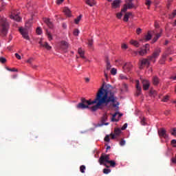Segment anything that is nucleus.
<instances>
[{
  "label": "nucleus",
  "mask_w": 176,
  "mask_h": 176,
  "mask_svg": "<svg viewBox=\"0 0 176 176\" xmlns=\"http://www.w3.org/2000/svg\"><path fill=\"white\" fill-rule=\"evenodd\" d=\"M155 94H156V91L155 90L150 91V96H155Z\"/></svg>",
  "instance_id": "obj_47"
},
{
  "label": "nucleus",
  "mask_w": 176,
  "mask_h": 176,
  "mask_svg": "<svg viewBox=\"0 0 176 176\" xmlns=\"http://www.w3.org/2000/svg\"><path fill=\"white\" fill-rule=\"evenodd\" d=\"M151 3H152V1H151V0H146V5L147 6H150Z\"/></svg>",
  "instance_id": "obj_50"
},
{
  "label": "nucleus",
  "mask_w": 176,
  "mask_h": 176,
  "mask_svg": "<svg viewBox=\"0 0 176 176\" xmlns=\"http://www.w3.org/2000/svg\"><path fill=\"white\" fill-rule=\"evenodd\" d=\"M142 83L143 85V90H148L151 86V82L148 80H142Z\"/></svg>",
  "instance_id": "obj_11"
},
{
  "label": "nucleus",
  "mask_w": 176,
  "mask_h": 176,
  "mask_svg": "<svg viewBox=\"0 0 176 176\" xmlns=\"http://www.w3.org/2000/svg\"><path fill=\"white\" fill-rule=\"evenodd\" d=\"M155 28H159V23H157V22L155 23Z\"/></svg>",
  "instance_id": "obj_60"
},
{
  "label": "nucleus",
  "mask_w": 176,
  "mask_h": 176,
  "mask_svg": "<svg viewBox=\"0 0 176 176\" xmlns=\"http://www.w3.org/2000/svg\"><path fill=\"white\" fill-rule=\"evenodd\" d=\"M162 32H163V30H160V32L159 33L155 34V36L153 39V43H155V42H156L157 41V39H159V38H160V36H162Z\"/></svg>",
  "instance_id": "obj_17"
},
{
  "label": "nucleus",
  "mask_w": 176,
  "mask_h": 176,
  "mask_svg": "<svg viewBox=\"0 0 176 176\" xmlns=\"http://www.w3.org/2000/svg\"><path fill=\"white\" fill-rule=\"evenodd\" d=\"M116 72H117L116 69H115V68L111 69V75H115L116 74Z\"/></svg>",
  "instance_id": "obj_44"
},
{
  "label": "nucleus",
  "mask_w": 176,
  "mask_h": 176,
  "mask_svg": "<svg viewBox=\"0 0 176 176\" xmlns=\"http://www.w3.org/2000/svg\"><path fill=\"white\" fill-rule=\"evenodd\" d=\"M104 76H105L106 79H108V74H107L106 72H104Z\"/></svg>",
  "instance_id": "obj_63"
},
{
  "label": "nucleus",
  "mask_w": 176,
  "mask_h": 176,
  "mask_svg": "<svg viewBox=\"0 0 176 176\" xmlns=\"http://www.w3.org/2000/svg\"><path fill=\"white\" fill-rule=\"evenodd\" d=\"M170 145L173 146V148H176V140L173 139L170 142Z\"/></svg>",
  "instance_id": "obj_34"
},
{
  "label": "nucleus",
  "mask_w": 176,
  "mask_h": 176,
  "mask_svg": "<svg viewBox=\"0 0 176 176\" xmlns=\"http://www.w3.org/2000/svg\"><path fill=\"white\" fill-rule=\"evenodd\" d=\"M34 61V58H30V59H28L27 60V63H28V64H32V62Z\"/></svg>",
  "instance_id": "obj_51"
},
{
  "label": "nucleus",
  "mask_w": 176,
  "mask_h": 176,
  "mask_svg": "<svg viewBox=\"0 0 176 176\" xmlns=\"http://www.w3.org/2000/svg\"><path fill=\"white\" fill-rule=\"evenodd\" d=\"M85 170H86V166L85 165H82L80 167V173H82V174H85Z\"/></svg>",
  "instance_id": "obj_31"
},
{
  "label": "nucleus",
  "mask_w": 176,
  "mask_h": 176,
  "mask_svg": "<svg viewBox=\"0 0 176 176\" xmlns=\"http://www.w3.org/2000/svg\"><path fill=\"white\" fill-rule=\"evenodd\" d=\"M38 43L43 47H45V49H47V50H50V49H52V47L49 45V43H47V42L43 43L42 41H40L38 42Z\"/></svg>",
  "instance_id": "obj_15"
},
{
  "label": "nucleus",
  "mask_w": 176,
  "mask_h": 176,
  "mask_svg": "<svg viewBox=\"0 0 176 176\" xmlns=\"http://www.w3.org/2000/svg\"><path fill=\"white\" fill-rule=\"evenodd\" d=\"M116 115H118V118H122V114H119V113H115L111 118V122H119V120L116 119Z\"/></svg>",
  "instance_id": "obj_21"
},
{
  "label": "nucleus",
  "mask_w": 176,
  "mask_h": 176,
  "mask_svg": "<svg viewBox=\"0 0 176 176\" xmlns=\"http://www.w3.org/2000/svg\"><path fill=\"white\" fill-rule=\"evenodd\" d=\"M140 123L142 124V126H145V124H146V122H145V118L140 117Z\"/></svg>",
  "instance_id": "obj_29"
},
{
  "label": "nucleus",
  "mask_w": 176,
  "mask_h": 176,
  "mask_svg": "<svg viewBox=\"0 0 176 176\" xmlns=\"http://www.w3.org/2000/svg\"><path fill=\"white\" fill-rule=\"evenodd\" d=\"M148 53L147 50L141 49L139 52H135V54H140V56H145Z\"/></svg>",
  "instance_id": "obj_18"
},
{
  "label": "nucleus",
  "mask_w": 176,
  "mask_h": 176,
  "mask_svg": "<svg viewBox=\"0 0 176 176\" xmlns=\"http://www.w3.org/2000/svg\"><path fill=\"white\" fill-rule=\"evenodd\" d=\"M104 85L102 84L100 89L96 94V96L94 100H87L85 98H81V102H80L76 108L78 109H86L90 108L92 112H96L98 109H102V106L108 107L109 104H112L113 108H116L119 105V102H116V97H115V93L112 92V86L111 85H107L104 88ZM96 105L89 107V105Z\"/></svg>",
  "instance_id": "obj_1"
},
{
  "label": "nucleus",
  "mask_w": 176,
  "mask_h": 176,
  "mask_svg": "<svg viewBox=\"0 0 176 176\" xmlns=\"http://www.w3.org/2000/svg\"><path fill=\"white\" fill-rule=\"evenodd\" d=\"M160 48L156 49L153 53L152 56H148V58H143L140 60V69H143L144 67H149L151 65V61L156 63V58L160 56Z\"/></svg>",
  "instance_id": "obj_2"
},
{
  "label": "nucleus",
  "mask_w": 176,
  "mask_h": 176,
  "mask_svg": "<svg viewBox=\"0 0 176 176\" xmlns=\"http://www.w3.org/2000/svg\"><path fill=\"white\" fill-rule=\"evenodd\" d=\"M109 173H111V169H108V168L103 169L104 174H109Z\"/></svg>",
  "instance_id": "obj_40"
},
{
  "label": "nucleus",
  "mask_w": 176,
  "mask_h": 176,
  "mask_svg": "<svg viewBox=\"0 0 176 176\" xmlns=\"http://www.w3.org/2000/svg\"><path fill=\"white\" fill-rule=\"evenodd\" d=\"M107 163L110 164L111 167H115V166H116V162H115L113 160H110Z\"/></svg>",
  "instance_id": "obj_30"
},
{
  "label": "nucleus",
  "mask_w": 176,
  "mask_h": 176,
  "mask_svg": "<svg viewBox=\"0 0 176 176\" xmlns=\"http://www.w3.org/2000/svg\"><path fill=\"white\" fill-rule=\"evenodd\" d=\"M85 3L88 5V6L93 7L96 5V1L94 0H85Z\"/></svg>",
  "instance_id": "obj_22"
},
{
  "label": "nucleus",
  "mask_w": 176,
  "mask_h": 176,
  "mask_svg": "<svg viewBox=\"0 0 176 176\" xmlns=\"http://www.w3.org/2000/svg\"><path fill=\"white\" fill-rule=\"evenodd\" d=\"M10 19L12 20H14L15 21H21V17L19 16V12H15L13 11L10 15Z\"/></svg>",
  "instance_id": "obj_10"
},
{
  "label": "nucleus",
  "mask_w": 176,
  "mask_h": 176,
  "mask_svg": "<svg viewBox=\"0 0 176 176\" xmlns=\"http://www.w3.org/2000/svg\"><path fill=\"white\" fill-rule=\"evenodd\" d=\"M127 88H128V86L126 84H124L123 85V89L125 91H127Z\"/></svg>",
  "instance_id": "obj_57"
},
{
  "label": "nucleus",
  "mask_w": 176,
  "mask_h": 176,
  "mask_svg": "<svg viewBox=\"0 0 176 176\" xmlns=\"http://www.w3.org/2000/svg\"><path fill=\"white\" fill-rule=\"evenodd\" d=\"M36 32L38 34V35H41V34H42V29L41 28H37Z\"/></svg>",
  "instance_id": "obj_39"
},
{
  "label": "nucleus",
  "mask_w": 176,
  "mask_h": 176,
  "mask_svg": "<svg viewBox=\"0 0 176 176\" xmlns=\"http://www.w3.org/2000/svg\"><path fill=\"white\" fill-rule=\"evenodd\" d=\"M158 135L160 138H168V135L167 134V131L164 129H160V130H158Z\"/></svg>",
  "instance_id": "obj_9"
},
{
  "label": "nucleus",
  "mask_w": 176,
  "mask_h": 176,
  "mask_svg": "<svg viewBox=\"0 0 176 176\" xmlns=\"http://www.w3.org/2000/svg\"><path fill=\"white\" fill-rule=\"evenodd\" d=\"M104 141H105L106 142H109L110 139H109V135H107L105 136V138H104Z\"/></svg>",
  "instance_id": "obj_46"
},
{
  "label": "nucleus",
  "mask_w": 176,
  "mask_h": 176,
  "mask_svg": "<svg viewBox=\"0 0 176 176\" xmlns=\"http://www.w3.org/2000/svg\"><path fill=\"white\" fill-rule=\"evenodd\" d=\"M110 135L111 136V140H115V138L118 137L117 135H115V133H111Z\"/></svg>",
  "instance_id": "obj_54"
},
{
  "label": "nucleus",
  "mask_w": 176,
  "mask_h": 176,
  "mask_svg": "<svg viewBox=\"0 0 176 176\" xmlns=\"http://www.w3.org/2000/svg\"><path fill=\"white\" fill-rule=\"evenodd\" d=\"M107 69L109 70L111 69V63H109V60L107 59Z\"/></svg>",
  "instance_id": "obj_38"
},
{
  "label": "nucleus",
  "mask_w": 176,
  "mask_h": 176,
  "mask_svg": "<svg viewBox=\"0 0 176 176\" xmlns=\"http://www.w3.org/2000/svg\"><path fill=\"white\" fill-rule=\"evenodd\" d=\"M131 45H133V46H136V47H138V41L132 40L131 41Z\"/></svg>",
  "instance_id": "obj_32"
},
{
  "label": "nucleus",
  "mask_w": 176,
  "mask_h": 176,
  "mask_svg": "<svg viewBox=\"0 0 176 176\" xmlns=\"http://www.w3.org/2000/svg\"><path fill=\"white\" fill-rule=\"evenodd\" d=\"M6 69H7V71H10V72H18L17 69H15V68L10 69L9 67H7Z\"/></svg>",
  "instance_id": "obj_36"
},
{
  "label": "nucleus",
  "mask_w": 176,
  "mask_h": 176,
  "mask_svg": "<svg viewBox=\"0 0 176 176\" xmlns=\"http://www.w3.org/2000/svg\"><path fill=\"white\" fill-rule=\"evenodd\" d=\"M121 2H122V1H120V0H115L111 3V7L113 8V9H117V8H120Z\"/></svg>",
  "instance_id": "obj_14"
},
{
  "label": "nucleus",
  "mask_w": 176,
  "mask_h": 176,
  "mask_svg": "<svg viewBox=\"0 0 176 176\" xmlns=\"http://www.w3.org/2000/svg\"><path fill=\"white\" fill-rule=\"evenodd\" d=\"M167 58V55H162V59L160 60V64H164L166 63V58Z\"/></svg>",
  "instance_id": "obj_25"
},
{
  "label": "nucleus",
  "mask_w": 176,
  "mask_h": 176,
  "mask_svg": "<svg viewBox=\"0 0 176 176\" xmlns=\"http://www.w3.org/2000/svg\"><path fill=\"white\" fill-rule=\"evenodd\" d=\"M152 82H153V85H154V86H157V85L160 83V79L159 78V77L155 76L153 77Z\"/></svg>",
  "instance_id": "obj_16"
},
{
  "label": "nucleus",
  "mask_w": 176,
  "mask_h": 176,
  "mask_svg": "<svg viewBox=\"0 0 176 176\" xmlns=\"http://www.w3.org/2000/svg\"><path fill=\"white\" fill-rule=\"evenodd\" d=\"M176 16V10H174L173 12H172V14L170 15V19H174V17Z\"/></svg>",
  "instance_id": "obj_41"
},
{
  "label": "nucleus",
  "mask_w": 176,
  "mask_h": 176,
  "mask_svg": "<svg viewBox=\"0 0 176 176\" xmlns=\"http://www.w3.org/2000/svg\"><path fill=\"white\" fill-rule=\"evenodd\" d=\"M116 16L118 19H122V16H123V14H122V12H119L116 14Z\"/></svg>",
  "instance_id": "obj_53"
},
{
  "label": "nucleus",
  "mask_w": 176,
  "mask_h": 176,
  "mask_svg": "<svg viewBox=\"0 0 176 176\" xmlns=\"http://www.w3.org/2000/svg\"><path fill=\"white\" fill-rule=\"evenodd\" d=\"M120 79H127V77L123 74L120 75Z\"/></svg>",
  "instance_id": "obj_55"
},
{
  "label": "nucleus",
  "mask_w": 176,
  "mask_h": 176,
  "mask_svg": "<svg viewBox=\"0 0 176 176\" xmlns=\"http://www.w3.org/2000/svg\"><path fill=\"white\" fill-rule=\"evenodd\" d=\"M144 39L146 41V42L147 41H151V39H152V35L150 34V33L148 32L144 37Z\"/></svg>",
  "instance_id": "obj_26"
},
{
  "label": "nucleus",
  "mask_w": 176,
  "mask_h": 176,
  "mask_svg": "<svg viewBox=\"0 0 176 176\" xmlns=\"http://www.w3.org/2000/svg\"><path fill=\"white\" fill-rule=\"evenodd\" d=\"M145 47H146V50H148V47H149V45L148 44H146Z\"/></svg>",
  "instance_id": "obj_64"
},
{
  "label": "nucleus",
  "mask_w": 176,
  "mask_h": 176,
  "mask_svg": "<svg viewBox=\"0 0 176 176\" xmlns=\"http://www.w3.org/2000/svg\"><path fill=\"white\" fill-rule=\"evenodd\" d=\"M131 16H133V13L126 12L124 16L123 21H125L126 23H127V21H129V19H130V17H131Z\"/></svg>",
  "instance_id": "obj_19"
},
{
  "label": "nucleus",
  "mask_w": 176,
  "mask_h": 176,
  "mask_svg": "<svg viewBox=\"0 0 176 176\" xmlns=\"http://www.w3.org/2000/svg\"><path fill=\"white\" fill-rule=\"evenodd\" d=\"M120 146H124V145H126V140L121 139L120 142Z\"/></svg>",
  "instance_id": "obj_37"
},
{
  "label": "nucleus",
  "mask_w": 176,
  "mask_h": 176,
  "mask_svg": "<svg viewBox=\"0 0 176 176\" xmlns=\"http://www.w3.org/2000/svg\"><path fill=\"white\" fill-rule=\"evenodd\" d=\"M169 98H170L169 96H164L162 101H163V102H167V100H169Z\"/></svg>",
  "instance_id": "obj_35"
},
{
  "label": "nucleus",
  "mask_w": 176,
  "mask_h": 176,
  "mask_svg": "<svg viewBox=\"0 0 176 176\" xmlns=\"http://www.w3.org/2000/svg\"><path fill=\"white\" fill-rule=\"evenodd\" d=\"M136 92L135 94V97H139V96H141L142 94V88H141V86H140V80H136Z\"/></svg>",
  "instance_id": "obj_6"
},
{
  "label": "nucleus",
  "mask_w": 176,
  "mask_h": 176,
  "mask_svg": "<svg viewBox=\"0 0 176 176\" xmlns=\"http://www.w3.org/2000/svg\"><path fill=\"white\" fill-rule=\"evenodd\" d=\"M19 32H20V34H21V35H22L23 38H24V39H26V41H30V36H28V32L25 29L20 28Z\"/></svg>",
  "instance_id": "obj_7"
},
{
  "label": "nucleus",
  "mask_w": 176,
  "mask_h": 176,
  "mask_svg": "<svg viewBox=\"0 0 176 176\" xmlns=\"http://www.w3.org/2000/svg\"><path fill=\"white\" fill-rule=\"evenodd\" d=\"M78 54H85V51L82 50V48L78 49Z\"/></svg>",
  "instance_id": "obj_48"
},
{
  "label": "nucleus",
  "mask_w": 176,
  "mask_h": 176,
  "mask_svg": "<svg viewBox=\"0 0 176 176\" xmlns=\"http://www.w3.org/2000/svg\"><path fill=\"white\" fill-rule=\"evenodd\" d=\"M15 56L18 60H21V56L19 54L16 53Z\"/></svg>",
  "instance_id": "obj_56"
},
{
  "label": "nucleus",
  "mask_w": 176,
  "mask_h": 176,
  "mask_svg": "<svg viewBox=\"0 0 176 176\" xmlns=\"http://www.w3.org/2000/svg\"><path fill=\"white\" fill-rule=\"evenodd\" d=\"M127 47H128L127 45H126V44H122V49H125L126 50V49H127Z\"/></svg>",
  "instance_id": "obj_59"
},
{
  "label": "nucleus",
  "mask_w": 176,
  "mask_h": 176,
  "mask_svg": "<svg viewBox=\"0 0 176 176\" xmlns=\"http://www.w3.org/2000/svg\"><path fill=\"white\" fill-rule=\"evenodd\" d=\"M74 35L75 36H78V35H79V30L75 29L74 31Z\"/></svg>",
  "instance_id": "obj_43"
},
{
  "label": "nucleus",
  "mask_w": 176,
  "mask_h": 176,
  "mask_svg": "<svg viewBox=\"0 0 176 176\" xmlns=\"http://www.w3.org/2000/svg\"><path fill=\"white\" fill-rule=\"evenodd\" d=\"M64 2V0H57L56 3L57 5H60V3H63Z\"/></svg>",
  "instance_id": "obj_58"
},
{
  "label": "nucleus",
  "mask_w": 176,
  "mask_h": 176,
  "mask_svg": "<svg viewBox=\"0 0 176 176\" xmlns=\"http://www.w3.org/2000/svg\"><path fill=\"white\" fill-rule=\"evenodd\" d=\"M0 63H1L2 64H5V63H6V58L3 57H0Z\"/></svg>",
  "instance_id": "obj_42"
},
{
  "label": "nucleus",
  "mask_w": 176,
  "mask_h": 176,
  "mask_svg": "<svg viewBox=\"0 0 176 176\" xmlns=\"http://www.w3.org/2000/svg\"><path fill=\"white\" fill-rule=\"evenodd\" d=\"M82 19V15L78 16L76 19H74V23L76 24H79V21H80Z\"/></svg>",
  "instance_id": "obj_28"
},
{
  "label": "nucleus",
  "mask_w": 176,
  "mask_h": 176,
  "mask_svg": "<svg viewBox=\"0 0 176 176\" xmlns=\"http://www.w3.org/2000/svg\"><path fill=\"white\" fill-rule=\"evenodd\" d=\"M172 135L176 136V128H173L171 131Z\"/></svg>",
  "instance_id": "obj_45"
},
{
  "label": "nucleus",
  "mask_w": 176,
  "mask_h": 176,
  "mask_svg": "<svg viewBox=\"0 0 176 176\" xmlns=\"http://www.w3.org/2000/svg\"><path fill=\"white\" fill-rule=\"evenodd\" d=\"M44 23H45V24H47V27H49V28H53V23H52L50 21V19L45 18L44 19Z\"/></svg>",
  "instance_id": "obj_20"
},
{
  "label": "nucleus",
  "mask_w": 176,
  "mask_h": 176,
  "mask_svg": "<svg viewBox=\"0 0 176 176\" xmlns=\"http://www.w3.org/2000/svg\"><path fill=\"white\" fill-rule=\"evenodd\" d=\"M93 43H94L93 39L88 40L89 47H93Z\"/></svg>",
  "instance_id": "obj_33"
},
{
  "label": "nucleus",
  "mask_w": 176,
  "mask_h": 176,
  "mask_svg": "<svg viewBox=\"0 0 176 176\" xmlns=\"http://www.w3.org/2000/svg\"><path fill=\"white\" fill-rule=\"evenodd\" d=\"M107 120H108V116H107V114H104L101 118V123L98 124V126L100 127H101L102 126H108V124H109V123L105 122H107Z\"/></svg>",
  "instance_id": "obj_8"
},
{
  "label": "nucleus",
  "mask_w": 176,
  "mask_h": 176,
  "mask_svg": "<svg viewBox=\"0 0 176 176\" xmlns=\"http://www.w3.org/2000/svg\"><path fill=\"white\" fill-rule=\"evenodd\" d=\"M141 31H142V30H141V28H138L137 30H136V33L138 35H140L141 34Z\"/></svg>",
  "instance_id": "obj_49"
},
{
  "label": "nucleus",
  "mask_w": 176,
  "mask_h": 176,
  "mask_svg": "<svg viewBox=\"0 0 176 176\" xmlns=\"http://www.w3.org/2000/svg\"><path fill=\"white\" fill-rule=\"evenodd\" d=\"M121 133H122V129H120L119 128H116L114 129V134L116 136L119 137Z\"/></svg>",
  "instance_id": "obj_24"
},
{
  "label": "nucleus",
  "mask_w": 176,
  "mask_h": 176,
  "mask_svg": "<svg viewBox=\"0 0 176 176\" xmlns=\"http://www.w3.org/2000/svg\"><path fill=\"white\" fill-rule=\"evenodd\" d=\"M125 2L126 3L121 10V12H124V13L127 12V9H133V8H135V5H137V0H125Z\"/></svg>",
  "instance_id": "obj_4"
},
{
  "label": "nucleus",
  "mask_w": 176,
  "mask_h": 176,
  "mask_svg": "<svg viewBox=\"0 0 176 176\" xmlns=\"http://www.w3.org/2000/svg\"><path fill=\"white\" fill-rule=\"evenodd\" d=\"M46 34L47 35V38H48L49 41H52L53 36H52V34H50V32H49V30H46Z\"/></svg>",
  "instance_id": "obj_27"
},
{
  "label": "nucleus",
  "mask_w": 176,
  "mask_h": 176,
  "mask_svg": "<svg viewBox=\"0 0 176 176\" xmlns=\"http://www.w3.org/2000/svg\"><path fill=\"white\" fill-rule=\"evenodd\" d=\"M133 67V65L130 63H126L124 66H123V69L125 72H129V71L131 70V68Z\"/></svg>",
  "instance_id": "obj_13"
},
{
  "label": "nucleus",
  "mask_w": 176,
  "mask_h": 176,
  "mask_svg": "<svg viewBox=\"0 0 176 176\" xmlns=\"http://www.w3.org/2000/svg\"><path fill=\"white\" fill-rule=\"evenodd\" d=\"M9 30V23L6 18L0 16V32L3 36L8 35V31Z\"/></svg>",
  "instance_id": "obj_3"
},
{
  "label": "nucleus",
  "mask_w": 176,
  "mask_h": 176,
  "mask_svg": "<svg viewBox=\"0 0 176 176\" xmlns=\"http://www.w3.org/2000/svg\"><path fill=\"white\" fill-rule=\"evenodd\" d=\"M109 155H107V154H102L101 156L99 158V163L100 164H103L104 166H105V167H107L108 168V167H109L108 165H107L106 163L109 162L111 160H109Z\"/></svg>",
  "instance_id": "obj_5"
},
{
  "label": "nucleus",
  "mask_w": 176,
  "mask_h": 176,
  "mask_svg": "<svg viewBox=\"0 0 176 176\" xmlns=\"http://www.w3.org/2000/svg\"><path fill=\"white\" fill-rule=\"evenodd\" d=\"M63 12L67 17H71V10L68 8H65L63 9Z\"/></svg>",
  "instance_id": "obj_23"
},
{
  "label": "nucleus",
  "mask_w": 176,
  "mask_h": 176,
  "mask_svg": "<svg viewBox=\"0 0 176 176\" xmlns=\"http://www.w3.org/2000/svg\"><path fill=\"white\" fill-rule=\"evenodd\" d=\"M63 28H67V24L66 23H63Z\"/></svg>",
  "instance_id": "obj_62"
},
{
  "label": "nucleus",
  "mask_w": 176,
  "mask_h": 176,
  "mask_svg": "<svg viewBox=\"0 0 176 176\" xmlns=\"http://www.w3.org/2000/svg\"><path fill=\"white\" fill-rule=\"evenodd\" d=\"M80 57H81V58H86V57H85V54H80Z\"/></svg>",
  "instance_id": "obj_61"
},
{
  "label": "nucleus",
  "mask_w": 176,
  "mask_h": 176,
  "mask_svg": "<svg viewBox=\"0 0 176 176\" xmlns=\"http://www.w3.org/2000/svg\"><path fill=\"white\" fill-rule=\"evenodd\" d=\"M69 47V44L67 43V41H61L60 44V48L62 49V50H67Z\"/></svg>",
  "instance_id": "obj_12"
},
{
  "label": "nucleus",
  "mask_w": 176,
  "mask_h": 176,
  "mask_svg": "<svg viewBox=\"0 0 176 176\" xmlns=\"http://www.w3.org/2000/svg\"><path fill=\"white\" fill-rule=\"evenodd\" d=\"M127 129V123H125L121 128V130H126Z\"/></svg>",
  "instance_id": "obj_52"
}]
</instances>
